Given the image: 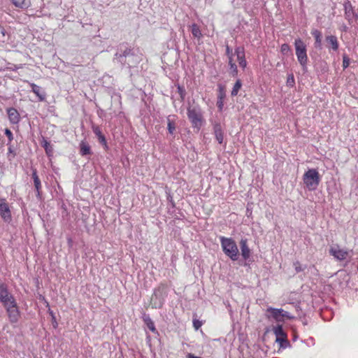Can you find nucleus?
Instances as JSON below:
<instances>
[{"instance_id":"nucleus-27","label":"nucleus","mask_w":358,"mask_h":358,"mask_svg":"<svg viewBox=\"0 0 358 358\" xmlns=\"http://www.w3.org/2000/svg\"><path fill=\"white\" fill-rule=\"evenodd\" d=\"M229 66L230 73L231 74V76L233 77H236L238 71V68H237L236 63L231 64V65H229Z\"/></svg>"},{"instance_id":"nucleus-6","label":"nucleus","mask_w":358,"mask_h":358,"mask_svg":"<svg viewBox=\"0 0 358 358\" xmlns=\"http://www.w3.org/2000/svg\"><path fill=\"white\" fill-rule=\"evenodd\" d=\"M0 215L6 222H10L12 220L11 212L6 199H0Z\"/></svg>"},{"instance_id":"nucleus-3","label":"nucleus","mask_w":358,"mask_h":358,"mask_svg":"<svg viewBox=\"0 0 358 358\" xmlns=\"http://www.w3.org/2000/svg\"><path fill=\"white\" fill-rule=\"evenodd\" d=\"M303 180L309 189H315L320 182L319 172L315 169H308L303 176Z\"/></svg>"},{"instance_id":"nucleus-4","label":"nucleus","mask_w":358,"mask_h":358,"mask_svg":"<svg viewBox=\"0 0 358 358\" xmlns=\"http://www.w3.org/2000/svg\"><path fill=\"white\" fill-rule=\"evenodd\" d=\"M187 114L192 127L199 131L204 122L201 111L195 108H189Z\"/></svg>"},{"instance_id":"nucleus-2","label":"nucleus","mask_w":358,"mask_h":358,"mask_svg":"<svg viewBox=\"0 0 358 358\" xmlns=\"http://www.w3.org/2000/svg\"><path fill=\"white\" fill-rule=\"evenodd\" d=\"M295 53L297 60L303 71L307 70L308 55L307 48L305 43L301 38H296L294 41Z\"/></svg>"},{"instance_id":"nucleus-28","label":"nucleus","mask_w":358,"mask_h":358,"mask_svg":"<svg viewBox=\"0 0 358 358\" xmlns=\"http://www.w3.org/2000/svg\"><path fill=\"white\" fill-rule=\"evenodd\" d=\"M176 129V126H175V123L170 120L169 119L168 120V130H169V132L170 134H173V131H175Z\"/></svg>"},{"instance_id":"nucleus-22","label":"nucleus","mask_w":358,"mask_h":358,"mask_svg":"<svg viewBox=\"0 0 358 358\" xmlns=\"http://www.w3.org/2000/svg\"><path fill=\"white\" fill-rule=\"evenodd\" d=\"M80 153L82 156L90 155L92 154L91 147L86 141H81L80 143Z\"/></svg>"},{"instance_id":"nucleus-19","label":"nucleus","mask_w":358,"mask_h":358,"mask_svg":"<svg viewBox=\"0 0 358 358\" xmlns=\"http://www.w3.org/2000/svg\"><path fill=\"white\" fill-rule=\"evenodd\" d=\"M225 91L222 87H219L217 106L220 111L222 110L224 106V99L225 98Z\"/></svg>"},{"instance_id":"nucleus-21","label":"nucleus","mask_w":358,"mask_h":358,"mask_svg":"<svg viewBox=\"0 0 358 358\" xmlns=\"http://www.w3.org/2000/svg\"><path fill=\"white\" fill-rule=\"evenodd\" d=\"M311 34L315 38V47L318 49L322 48V34L317 29L311 31Z\"/></svg>"},{"instance_id":"nucleus-38","label":"nucleus","mask_w":358,"mask_h":358,"mask_svg":"<svg viewBox=\"0 0 358 358\" xmlns=\"http://www.w3.org/2000/svg\"><path fill=\"white\" fill-rule=\"evenodd\" d=\"M186 357L187 358H201V357H196V356H195V355H194L193 354H191V353L187 354Z\"/></svg>"},{"instance_id":"nucleus-31","label":"nucleus","mask_w":358,"mask_h":358,"mask_svg":"<svg viewBox=\"0 0 358 358\" xmlns=\"http://www.w3.org/2000/svg\"><path fill=\"white\" fill-rule=\"evenodd\" d=\"M178 92L179 93L182 99H184L185 95V91L182 87L180 85H178L177 87Z\"/></svg>"},{"instance_id":"nucleus-7","label":"nucleus","mask_w":358,"mask_h":358,"mask_svg":"<svg viewBox=\"0 0 358 358\" xmlns=\"http://www.w3.org/2000/svg\"><path fill=\"white\" fill-rule=\"evenodd\" d=\"M6 310L8 313L10 322L11 323H16L20 317V312L17 306V303L6 308Z\"/></svg>"},{"instance_id":"nucleus-17","label":"nucleus","mask_w":358,"mask_h":358,"mask_svg":"<svg viewBox=\"0 0 358 358\" xmlns=\"http://www.w3.org/2000/svg\"><path fill=\"white\" fill-rule=\"evenodd\" d=\"M325 40L328 43L329 48H331L334 51H337L338 50L339 43L336 36H327Z\"/></svg>"},{"instance_id":"nucleus-30","label":"nucleus","mask_w":358,"mask_h":358,"mask_svg":"<svg viewBox=\"0 0 358 358\" xmlns=\"http://www.w3.org/2000/svg\"><path fill=\"white\" fill-rule=\"evenodd\" d=\"M203 324V322L197 319L193 320V327L195 330H198Z\"/></svg>"},{"instance_id":"nucleus-1","label":"nucleus","mask_w":358,"mask_h":358,"mask_svg":"<svg viewBox=\"0 0 358 358\" xmlns=\"http://www.w3.org/2000/svg\"><path fill=\"white\" fill-rule=\"evenodd\" d=\"M221 246L224 254L233 261L238 259V249L234 240L231 238L221 236L220 238Z\"/></svg>"},{"instance_id":"nucleus-36","label":"nucleus","mask_w":358,"mask_h":358,"mask_svg":"<svg viewBox=\"0 0 358 358\" xmlns=\"http://www.w3.org/2000/svg\"><path fill=\"white\" fill-rule=\"evenodd\" d=\"M131 52V49L127 48L122 52V56L127 57L128 56Z\"/></svg>"},{"instance_id":"nucleus-37","label":"nucleus","mask_w":358,"mask_h":358,"mask_svg":"<svg viewBox=\"0 0 358 358\" xmlns=\"http://www.w3.org/2000/svg\"><path fill=\"white\" fill-rule=\"evenodd\" d=\"M234 56H229L228 57V59H229V65H231V64H234L235 62L234 61V58H233Z\"/></svg>"},{"instance_id":"nucleus-8","label":"nucleus","mask_w":358,"mask_h":358,"mask_svg":"<svg viewBox=\"0 0 358 358\" xmlns=\"http://www.w3.org/2000/svg\"><path fill=\"white\" fill-rule=\"evenodd\" d=\"M329 253L331 255L334 256V258L341 261L345 259L348 255V252L346 250L340 248L338 245L331 247Z\"/></svg>"},{"instance_id":"nucleus-20","label":"nucleus","mask_w":358,"mask_h":358,"mask_svg":"<svg viewBox=\"0 0 358 358\" xmlns=\"http://www.w3.org/2000/svg\"><path fill=\"white\" fill-rule=\"evenodd\" d=\"M143 320L147 327L153 333L158 334V331L155 327L154 322L152 320V319L148 315H144L143 317Z\"/></svg>"},{"instance_id":"nucleus-26","label":"nucleus","mask_w":358,"mask_h":358,"mask_svg":"<svg viewBox=\"0 0 358 358\" xmlns=\"http://www.w3.org/2000/svg\"><path fill=\"white\" fill-rule=\"evenodd\" d=\"M192 34L194 37L199 38L202 36L199 26L196 24H194L192 26Z\"/></svg>"},{"instance_id":"nucleus-39","label":"nucleus","mask_w":358,"mask_h":358,"mask_svg":"<svg viewBox=\"0 0 358 358\" xmlns=\"http://www.w3.org/2000/svg\"><path fill=\"white\" fill-rule=\"evenodd\" d=\"M296 271L297 272H299V271H301V268L300 267H297V266H296Z\"/></svg>"},{"instance_id":"nucleus-9","label":"nucleus","mask_w":358,"mask_h":358,"mask_svg":"<svg viewBox=\"0 0 358 358\" xmlns=\"http://www.w3.org/2000/svg\"><path fill=\"white\" fill-rule=\"evenodd\" d=\"M234 55H236V59L239 66L243 69L247 66V61L245 59V50L243 47H237L235 49Z\"/></svg>"},{"instance_id":"nucleus-13","label":"nucleus","mask_w":358,"mask_h":358,"mask_svg":"<svg viewBox=\"0 0 358 358\" xmlns=\"http://www.w3.org/2000/svg\"><path fill=\"white\" fill-rule=\"evenodd\" d=\"M92 130H93V132L94 134L96 136V137L98 138V140H99V142L104 146L105 149L107 150L108 149V145H107V141H106V137L104 136V135L102 134L101 131V129L99 128V127L98 126H94L92 127Z\"/></svg>"},{"instance_id":"nucleus-11","label":"nucleus","mask_w":358,"mask_h":358,"mask_svg":"<svg viewBox=\"0 0 358 358\" xmlns=\"http://www.w3.org/2000/svg\"><path fill=\"white\" fill-rule=\"evenodd\" d=\"M166 289V286L164 285H161L158 287V288L155 289L153 295L151 297V306L152 308H160L163 306V301L159 300V301H156L155 299L157 296V292H159L161 290L164 291Z\"/></svg>"},{"instance_id":"nucleus-32","label":"nucleus","mask_w":358,"mask_h":358,"mask_svg":"<svg viewBox=\"0 0 358 358\" xmlns=\"http://www.w3.org/2000/svg\"><path fill=\"white\" fill-rule=\"evenodd\" d=\"M5 134L8 137L9 143H10L13 139V136L11 131L9 129H6Z\"/></svg>"},{"instance_id":"nucleus-12","label":"nucleus","mask_w":358,"mask_h":358,"mask_svg":"<svg viewBox=\"0 0 358 358\" xmlns=\"http://www.w3.org/2000/svg\"><path fill=\"white\" fill-rule=\"evenodd\" d=\"M7 114L9 121L11 124H18L20 120V115L19 112L14 108L7 109Z\"/></svg>"},{"instance_id":"nucleus-35","label":"nucleus","mask_w":358,"mask_h":358,"mask_svg":"<svg viewBox=\"0 0 358 358\" xmlns=\"http://www.w3.org/2000/svg\"><path fill=\"white\" fill-rule=\"evenodd\" d=\"M226 55L227 57L229 56H234L232 49L229 48V45L226 46Z\"/></svg>"},{"instance_id":"nucleus-5","label":"nucleus","mask_w":358,"mask_h":358,"mask_svg":"<svg viewBox=\"0 0 358 358\" xmlns=\"http://www.w3.org/2000/svg\"><path fill=\"white\" fill-rule=\"evenodd\" d=\"M267 313H271V317H272L276 322H284V319H291L292 316L290 314L285 311L282 308H274L272 307H269L266 310Z\"/></svg>"},{"instance_id":"nucleus-23","label":"nucleus","mask_w":358,"mask_h":358,"mask_svg":"<svg viewBox=\"0 0 358 358\" xmlns=\"http://www.w3.org/2000/svg\"><path fill=\"white\" fill-rule=\"evenodd\" d=\"M11 1L15 7L22 9L27 8L30 6L29 0H11Z\"/></svg>"},{"instance_id":"nucleus-15","label":"nucleus","mask_w":358,"mask_h":358,"mask_svg":"<svg viewBox=\"0 0 358 358\" xmlns=\"http://www.w3.org/2000/svg\"><path fill=\"white\" fill-rule=\"evenodd\" d=\"M30 86L31 87V91L38 96V100L40 101H43L45 99L46 96L45 91L41 87L34 83H30Z\"/></svg>"},{"instance_id":"nucleus-14","label":"nucleus","mask_w":358,"mask_h":358,"mask_svg":"<svg viewBox=\"0 0 358 358\" xmlns=\"http://www.w3.org/2000/svg\"><path fill=\"white\" fill-rule=\"evenodd\" d=\"M240 247L241 250V255L243 258L246 260L250 256V249L248 245L247 239H241L240 241Z\"/></svg>"},{"instance_id":"nucleus-18","label":"nucleus","mask_w":358,"mask_h":358,"mask_svg":"<svg viewBox=\"0 0 358 358\" xmlns=\"http://www.w3.org/2000/svg\"><path fill=\"white\" fill-rule=\"evenodd\" d=\"M32 178L34 180V185L37 192V196H41V180L37 174V171L36 169H32Z\"/></svg>"},{"instance_id":"nucleus-34","label":"nucleus","mask_w":358,"mask_h":358,"mask_svg":"<svg viewBox=\"0 0 358 358\" xmlns=\"http://www.w3.org/2000/svg\"><path fill=\"white\" fill-rule=\"evenodd\" d=\"M294 78L293 75H290L287 80V85L289 86H293L294 85Z\"/></svg>"},{"instance_id":"nucleus-24","label":"nucleus","mask_w":358,"mask_h":358,"mask_svg":"<svg viewBox=\"0 0 358 358\" xmlns=\"http://www.w3.org/2000/svg\"><path fill=\"white\" fill-rule=\"evenodd\" d=\"M214 131H215L216 140L218 141V143L220 144L222 143L223 139H224V135H223V132H222L220 125L216 124L214 127Z\"/></svg>"},{"instance_id":"nucleus-16","label":"nucleus","mask_w":358,"mask_h":358,"mask_svg":"<svg viewBox=\"0 0 358 358\" xmlns=\"http://www.w3.org/2000/svg\"><path fill=\"white\" fill-rule=\"evenodd\" d=\"M0 301L2 303L5 308L16 303L15 298L9 292L5 294L4 296H1Z\"/></svg>"},{"instance_id":"nucleus-25","label":"nucleus","mask_w":358,"mask_h":358,"mask_svg":"<svg viewBox=\"0 0 358 358\" xmlns=\"http://www.w3.org/2000/svg\"><path fill=\"white\" fill-rule=\"evenodd\" d=\"M242 87V83L241 81V80H237L236 82L235 83L233 88H232V90H231V94L232 96H236L239 92V90H241Z\"/></svg>"},{"instance_id":"nucleus-33","label":"nucleus","mask_w":358,"mask_h":358,"mask_svg":"<svg viewBox=\"0 0 358 358\" xmlns=\"http://www.w3.org/2000/svg\"><path fill=\"white\" fill-rule=\"evenodd\" d=\"M350 65V60L347 56H343V69H346Z\"/></svg>"},{"instance_id":"nucleus-10","label":"nucleus","mask_w":358,"mask_h":358,"mask_svg":"<svg viewBox=\"0 0 358 358\" xmlns=\"http://www.w3.org/2000/svg\"><path fill=\"white\" fill-rule=\"evenodd\" d=\"M273 333L276 336V342L282 344L283 342H287V334L284 331L282 325H277L273 329Z\"/></svg>"},{"instance_id":"nucleus-29","label":"nucleus","mask_w":358,"mask_h":358,"mask_svg":"<svg viewBox=\"0 0 358 358\" xmlns=\"http://www.w3.org/2000/svg\"><path fill=\"white\" fill-rule=\"evenodd\" d=\"M280 51L282 54H287L290 52V47L288 44L284 43L281 45Z\"/></svg>"}]
</instances>
